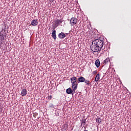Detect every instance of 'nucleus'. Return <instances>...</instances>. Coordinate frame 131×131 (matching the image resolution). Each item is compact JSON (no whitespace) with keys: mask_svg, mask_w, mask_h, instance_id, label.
I'll return each mask as SVG.
<instances>
[{"mask_svg":"<svg viewBox=\"0 0 131 131\" xmlns=\"http://www.w3.org/2000/svg\"><path fill=\"white\" fill-rule=\"evenodd\" d=\"M103 47H104V41L100 39H96L92 41L91 50L92 52H98L103 50Z\"/></svg>","mask_w":131,"mask_h":131,"instance_id":"1","label":"nucleus"},{"mask_svg":"<svg viewBox=\"0 0 131 131\" xmlns=\"http://www.w3.org/2000/svg\"><path fill=\"white\" fill-rule=\"evenodd\" d=\"M70 79L72 83V88L74 91V93H75V91L77 90V86L78 85V83H77V78L76 77H73Z\"/></svg>","mask_w":131,"mask_h":131,"instance_id":"2","label":"nucleus"},{"mask_svg":"<svg viewBox=\"0 0 131 131\" xmlns=\"http://www.w3.org/2000/svg\"><path fill=\"white\" fill-rule=\"evenodd\" d=\"M5 32L6 30L2 29V31H0V49H3V45H4V40H5Z\"/></svg>","mask_w":131,"mask_h":131,"instance_id":"3","label":"nucleus"},{"mask_svg":"<svg viewBox=\"0 0 131 131\" xmlns=\"http://www.w3.org/2000/svg\"><path fill=\"white\" fill-rule=\"evenodd\" d=\"M78 21V19L76 17H72L70 20V24L71 25V26H74V25H76Z\"/></svg>","mask_w":131,"mask_h":131,"instance_id":"4","label":"nucleus"},{"mask_svg":"<svg viewBox=\"0 0 131 131\" xmlns=\"http://www.w3.org/2000/svg\"><path fill=\"white\" fill-rule=\"evenodd\" d=\"M37 24H38V21H37V19H34L32 20L31 23V25H32V26H36Z\"/></svg>","mask_w":131,"mask_h":131,"instance_id":"5","label":"nucleus"},{"mask_svg":"<svg viewBox=\"0 0 131 131\" xmlns=\"http://www.w3.org/2000/svg\"><path fill=\"white\" fill-rule=\"evenodd\" d=\"M21 95L23 97L26 96V95H27V90H26V89H23L21 90Z\"/></svg>","mask_w":131,"mask_h":131,"instance_id":"6","label":"nucleus"},{"mask_svg":"<svg viewBox=\"0 0 131 131\" xmlns=\"http://www.w3.org/2000/svg\"><path fill=\"white\" fill-rule=\"evenodd\" d=\"M52 37L56 40L57 39V36H56V30H54L52 33Z\"/></svg>","mask_w":131,"mask_h":131,"instance_id":"7","label":"nucleus"},{"mask_svg":"<svg viewBox=\"0 0 131 131\" xmlns=\"http://www.w3.org/2000/svg\"><path fill=\"white\" fill-rule=\"evenodd\" d=\"M73 92H74V91L72 90V89H71L70 88H68L66 90V93L68 95H70V94H72V93H73Z\"/></svg>","mask_w":131,"mask_h":131,"instance_id":"8","label":"nucleus"},{"mask_svg":"<svg viewBox=\"0 0 131 131\" xmlns=\"http://www.w3.org/2000/svg\"><path fill=\"white\" fill-rule=\"evenodd\" d=\"M81 121V126H84L85 125V123H86V119H82L80 120Z\"/></svg>","mask_w":131,"mask_h":131,"instance_id":"9","label":"nucleus"},{"mask_svg":"<svg viewBox=\"0 0 131 131\" xmlns=\"http://www.w3.org/2000/svg\"><path fill=\"white\" fill-rule=\"evenodd\" d=\"M78 80L79 82H84V81H85V78L82 76H81L78 78Z\"/></svg>","mask_w":131,"mask_h":131,"instance_id":"10","label":"nucleus"},{"mask_svg":"<svg viewBox=\"0 0 131 131\" xmlns=\"http://www.w3.org/2000/svg\"><path fill=\"white\" fill-rule=\"evenodd\" d=\"M66 35H65V34H64V33H63V32L60 33L58 34V37H59V38H61V39L64 38V37H66Z\"/></svg>","mask_w":131,"mask_h":131,"instance_id":"11","label":"nucleus"},{"mask_svg":"<svg viewBox=\"0 0 131 131\" xmlns=\"http://www.w3.org/2000/svg\"><path fill=\"white\" fill-rule=\"evenodd\" d=\"M61 23H62V20L61 19L56 20V26H55V28L56 27H58V26H59V25H60V24H61Z\"/></svg>","mask_w":131,"mask_h":131,"instance_id":"12","label":"nucleus"},{"mask_svg":"<svg viewBox=\"0 0 131 131\" xmlns=\"http://www.w3.org/2000/svg\"><path fill=\"white\" fill-rule=\"evenodd\" d=\"M96 67L97 68H99V67H100V60H99V59H97L95 61V63Z\"/></svg>","mask_w":131,"mask_h":131,"instance_id":"13","label":"nucleus"},{"mask_svg":"<svg viewBox=\"0 0 131 131\" xmlns=\"http://www.w3.org/2000/svg\"><path fill=\"white\" fill-rule=\"evenodd\" d=\"M98 80H100V74H98L95 77V81L96 82H98Z\"/></svg>","mask_w":131,"mask_h":131,"instance_id":"14","label":"nucleus"},{"mask_svg":"<svg viewBox=\"0 0 131 131\" xmlns=\"http://www.w3.org/2000/svg\"><path fill=\"white\" fill-rule=\"evenodd\" d=\"M96 122H97V123H102V119H101L100 118H97L96 119Z\"/></svg>","mask_w":131,"mask_h":131,"instance_id":"15","label":"nucleus"},{"mask_svg":"<svg viewBox=\"0 0 131 131\" xmlns=\"http://www.w3.org/2000/svg\"><path fill=\"white\" fill-rule=\"evenodd\" d=\"M110 62V59L109 58H106L104 60V64H107V63H109Z\"/></svg>","mask_w":131,"mask_h":131,"instance_id":"16","label":"nucleus"},{"mask_svg":"<svg viewBox=\"0 0 131 131\" xmlns=\"http://www.w3.org/2000/svg\"><path fill=\"white\" fill-rule=\"evenodd\" d=\"M84 82H85V83H86V84H87V85H90V84L91 83V82H90V80H86L85 79V81H84Z\"/></svg>","mask_w":131,"mask_h":131,"instance_id":"17","label":"nucleus"},{"mask_svg":"<svg viewBox=\"0 0 131 131\" xmlns=\"http://www.w3.org/2000/svg\"><path fill=\"white\" fill-rule=\"evenodd\" d=\"M33 115L34 118H37V115H38V114H37V113H34Z\"/></svg>","mask_w":131,"mask_h":131,"instance_id":"18","label":"nucleus"},{"mask_svg":"<svg viewBox=\"0 0 131 131\" xmlns=\"http://www.w3.org/2000/svg\"><path fill=\"white\" fill-rule=\"evenodd\" d=\"M97 73H98V71H97V70L94 71L93 72V74L94 75L97 74Z\"/></svg>","mask_w":131,"mask_h":131,"instance_id":"19","label":"nucleus"},{"mask_svg":"<svg viewBox=\"0 0 131 131\" xmlns=\"http://www.w3.org/2000/svg\"><path fill=\"white\" fill-rule=\"evenodd\" d=\"M53 98V97L52 96V95H50V96H48V100H52V98Z\"/></svg>","mask_w":131,"mask_h":131,"instance_id":"20","label":"nucleus"},{"mask_svg":"<svg viewBox=\"0 0 131 131\" xmlns=\"http://www.w3.org/2000/svg\"><path fill=\"white\" fill-rule=\"evenodd\" d=\"M65 126H66V124H64L63 125H62V127H65Z\"/></svg>","mask_w":131,"mask_h":131,"instance_id":"21","label":"nucleus"},{"mask_svg":"<svg viewBox=\"0 0 131 131\" xmlns=\"http://www.w3.org/2000/svg\"><path fill=\"white\" fill-rule=\"evenodd\" d=\"M68 126V125H67V127ZM64 129L66 130V129H67V128H64Z\"/></svg>","mask_w":131,"mask_h":131,"instance_id":"22","label":"nucleus"},{"mask_svg":"<svg viewBox=\"0 0 131 131\" xmlns=\"http://www.w3.org/2000/svg\"><path fill=\"white\" fill-rule=\"evenodd\" d=\"M53 106H54V105L52 104V105H51V107H53Z\"/></svg>","mask_w":131,"mask_h":131,"instance_id":"23","label":"nucleus"},{"mask_svg":"<svg viewBox=\"0 0 131 131\" xmlns=\"http://www.w3.org/2000/svg\"><path fill=\"white\" fill-rule=\"evenodd\" d=\"M52 1H54V0H52Z\"/></svg>","mask_w":131,"mask_h":131,"instance_id":"24","label":"nucleus"}]
</instances>
